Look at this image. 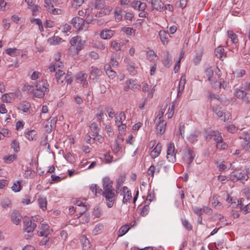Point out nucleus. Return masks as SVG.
I'll return each instance as SVG.
<instances>
[{"label":"nucleus","instance_id":"nucleus-1","mask_svg":"<svg viewBox=\"0 0 250 250\" xmlns=\"http://www.w3.org/2000/svg\"><path fill=\"white\" fill-rule=\"evenodd\" d=\"M104 190L103 196L105 198L107 206L110 208L113 206L115 202V193L112 185L113 182L109 177H106L102 180Z\"/></svg>","mask_w":250,"mask_h":250},{"label":"nucleus","instance_id":"nucleus-2","mask_svg":"<svg viewBox=\"0 0 250 250\" xmlns=\"http://www.w3.org/2000/svg\"><path fill=\"white\" fill-rule=\"evenodd\" d=\"M35 86L33 96L38 98H43L49 91V84L46 80L42 79L37 82L35 84Z\"/></svg>","mask_w":250,"mask_h":250},{"label":"nucleus","instance_id":"nucleus-3","mask_svg":"<svg viewBox=\"0 0 250 250\" xmlns=\"http://www.w3.org/2000/svg\"><path fill=\"white\" fill-rule=\"evenodd\" d=\"M249 178L247 174L244 171L240 170H234L230 175L229 179L232 182H236L240 180L242 183H244Z\"/></svg>","mask_w":250,"mask_h":250},{"label":"nucleus","instance_id":"nucleus-4","mask_svg":"<svg viewBox=\"0 0 250 250\" xmlns=\"http://www.w3.org/2000/svg\"><path fill=\"white\" fill-rule=\"evenodd\" d=\"M205 138L207 141H209L211 140H214L217 144L223 140L220 133L215 131H209L206 132Z\"/></svg>","mask_w":250,"mask_h":250},{"label":"nucleus","instance_id":"nucleus-5","mask_svg":"<svg viewBox=\"0 0 250 250\" xmlns=\"http://www.w3.org/2000/svg\"><path fill=\"white\" fill-rule=\"evenodd\" d=\"M167 158L172 163L176 162V152L175 151L174 144L173 143L169 144L167 149Z\"/></svg>","mask_w":250,"mask_h":250},{"label":"nucleus","instance_id":"nucleus-6","mask_svg":"<svg viewBox=\"0 0 250 250\" xmlns=\"http://www.w3.org/2000/svg\"><path fill=\"white\" fill-rule=\"evenodd\" d=\"M71 23L78 30H86L87 28V27L85 26L84 20L80 17H77L73 18Z\"/></svg>","mask_w":250,"mask_h":250},{"label":"nucleus","instance_id":"nucleus-7","mask_svg":"<svg viewBox=\"0 0 250 250\" xmlns=\"http://www.w3.org/2000/svg\"><path fill=\"white\" fill-rule=\"evenodd\" d=\"M37 225L29 218L24 219L23 229L24 231L28 233L33 232Z\"/></svg>","mask_w":250,"mask_h":250},{"label":"nucleus","instance_id":"nucleus-8","mask_svg":"<svg viewBox=\"0 0 250 250\" xmlns=\"http://www.w3.org/2000/svg\"><path fill=\"white\" fill-rule=\"evenodd\" d=\"M146 1L151 4V6L153 9H156L157 11H163L164 4L161 0H146Z\"/></svg>","mask_w":250,"mask_h":250},{"label":"nucleus","instance_id":"nucleus-9","mask_svg":"<svg viewBox=\"0 0 250 250\" xmlns=\"http://www.w3.org/2000/svg\"><path fill=\"white\" fill-rule=\"evenodd\" d=\"M213 112H214L216 115L220 118L223 117L222 120L226 122L227 120H229L230 114L229 112L225 113L222 110L221 107H216L213 109Z\"/></svg>","mask_w":250,"mask_h":250},{"label":"nucleus","instance_id":"nucleus-10","mask_svg":"<svg viewBox=\"0 0 250 250\" xmlns=\"http://www.w3.org/2000/svg\"><path fill=\"white\" fill-rule=\"evenodd\" d=\"M126 86L124 87V90L127 91L129 89L135 91L140 88V86L136 82L132 80H129L126 82Z\"/></svg>","mask_w":250,"mask_h":250},{"label":"nucleus","instance_id":"nucleus-11","mask_svg":"<svg viewBox=\"0 0 250 250\" xmlns=\"http://www.w3.org/2000/svg\"><path fill=\"white\" fill-rule=\"evenodd\" d=\"M11 218L12 223L18 225L21 222L22 216L18 211L14 210L11 213Z\"/></svg>","mask_w":250,"mask_h":250},{"label":"nucleus","instance_id":"nucleus-12","mask_svg":"<svg viewBox=\"0 0 250 250\" xmlns=\"http://www.w3.org/2000/svg\"><path fill=\"white\" fill-rule=\"evenodd\" d=\"M102 71H101L98 68L94 66H92L91 67V74L93 76L92 79L94 83L97 82V77L102 75Z\"/></svg>","mask_w":250,"mask_h":250},{"label":"nucleus","instance_id":"nucleus-13","mask_svg":"<svg viewBox=\"0 0 250 250\" xmlns=\"http://www.w3.org/2000/svg\"><path fill=\"white\" fill-rule=\"evenodd\" d=\"M80 240L83 245V250H91L89 240L85 235L82 236Z\"/></svg>","mask_w":250,"mask_h":250},{"label":"nucleus","instance_id":"nucleus-14","mask_svg":"<svg viewBox=\"0 0 250 250\" xmlns=\"http://www.w3.org/2000/svg\"><path fill=\"white\" fill-rule=\"evenodd\" d=\"M14 99L15 95L13 93L4 94L1 97L2 101L6 103H12Z\"/></svg>","mask_w":250,"mask_h":250},{"label":"nucleus","instance_id":"nucleus-15","mask_svg":"<svg viewBox=\"0 0 250 250\" xmlns=\"http://www.w3.org/2000/svg\"><path fill=\"white\" fill-rule=\"evenodd\" d=\"M113 35L114 31L107 29H104L100 33V37L103 39H109Z\"/></svg>","mask_w":250,"mask_h":250},{"label":"nucleus","instance_id":"nucleus-16","mask_svg":"<svg viewBox=\"0 0 250 250\" xmlns=\"http://www.w3.org/2000/svg\"><path fill=\"white\" fill-rule=\"evenodd\" d=\"M156 127V131L158 134H162L166 130V122L164 120L159 121Z\"/></svg>","mask_w":250,"mask_h":250},{"label":"nucleus","instance_id":"nucleus-17","mask_svg":"<svg viewBox=\"0 0 250 250\" xmlns=\"http://www.w3.org/2000/svg\"><path fill=\"white\" fill-rule=\"evenodd\" d=\"M161 41L164 45L167 44L169 35L164 30H161L159 33Z\"/></svg>","mask_w":250,"mask_h":250},{"label":"nucleus","instance_id":"nucleus-18","mask_svg":"<svg viewBox=\"0 0 250 250\" xmlns=\"http://www.w3.org/2000/svg\"><path fill=\"white\" fill-rule=\"evenodd\" d=\"M161 151V145L158 144L155 148L151 151L150 156L152 158H155L158 157Z\"/></svg>","mask_w":250,"mask_h":250},{"label":"nucleus","instance_id":"nucleus-19","mask_svg":"<svg viewBox=\"0 0 250 250\" xmlns=\"http://www.w3.org/2000/svg\"><path fill=\"white\" fill-rule=\"evenodd\" d=\"M186 76L185 75L182 76L181 79L180 80L179 83L178 96H179L180 95V94H181V93L183 91L184 88H185V85L186 83Z\"/></svg>","mask_w":250,"mask_h":250},{"label":"nucleus","instance_id":"nucleus-20","mask_svg":"<svg viewBox=\"0 0 250 250\" xmlns=\"http://www.w3.org/2000/svg\"><path fill=\"white\" fill-rule=\"evenodd\" d=\"M5 53L12 57H16L21 54V51L16 48H9L6 49Z\"/></svg>","mask_w":250,"mask_h":250},{"label":"nucleus","instance_id":"nucleus-21","mask_svg":"<svg viewBox=\"0 0 250 250\" xmlns=\"http://www.w3.org/2000/svg\"><path fill=\"white\" fill-rule=\"evenodd\" d=\"M38 201L40 208L44 211L46 209L47 204L46 198L41 197L38 198Z\"/></svg>","mask_w":250,"mask_h":250},{"label":"nucleus","instance_id":"nucleus-22","mask_svg":"<svg viewBox=\"0 0 250 250\" xmlns=\"http://www.w3.org/2000/svg\"><path fill=\"white\" fill-rule=\"evenodd\" d=\"M187 152L188 157L187 162L188 163V165H189L192 162L193 159H194L195 154H194L193 151L189 148H187Z\"/></svg>","mask_w":250,"mask_h":250},{"label":"nucleus","instance_id":"nucleus-23","mask_svg":"<svg viewBox=\"0 0 250 250\" xmlns=\"http://www.w3.org/2000/svg\"><path fill=\"white\" fill-rule=\"evenodd\" d=\"M172 62V57L167 53L165 56V58L163 61L164 65L167 67H169Z\"/></svg>","mask_w":250,"mask_h":250},{"label":"nucleus","instance_id":"nucleus-24","mask_svg":"<svg viewBox=\"0 0 250 250\" xmlns=\"http://www.w3.org/2000/svg\"><path fill=\"white\" fill-rule=\"evenodd\" d=\"M228 37L230 39L231 41L233 43H237L238 42L237 35L234 33L232 31H228Z\"/></svg>","mask_w":250,"mask_h":250},{"label":"nucleus","instance_id":"nucleus-25","mask_svg":"<svg viewBox=\"0 0 250 250\" xmlns=\"http://www.w3.org/2000/svg\"><path fill=\"white\" fill-rule=\"evenodd\" d=\"M200 132L198 131H195L193 132H192L188 136V140L190 143H194L195 141H197V138Z\"/></svg>","mask_w":250,"mask_h":250},{"label":"nucleus","instance_id":"nucleus-26","mask_svg":"<svg viewBox=\"0 0 250 250\" xmlns=\"http://www.w3.org/2000/svg\"><path fill=\"white\" fill-rule=\"evenodd\" d=\"M215 54L217 57L219 58L220 59L223 60V57H226L225 53V50L224 48L219 47H217L215 50Z\"/></svg>","mask_w":250,"mask_h":250},{"label":"nucleus","instance_id":"nucleus-27","mask_svg":"<svg viewBox=\"0 0 250 250\" xmlns=\"http://www.w3.org/2000/svg\"><path fill=\"white\" fill-rule=\"evenodd\" d=\"M25 137L29 140H33L35 139V137L37 135V132L35 130H28L25 132Z\"/></svg>","mask_w":250,"mask_h":250},{"label":"nucleus","instance_id":"nucleus-28","mask_svg":"<svg viewBox=\"0 0 250 250\" xmlns=\"http://www.w3.org/2000/svg\"><path fill=\"white\" fill-rule=\"evenodd\" d=\"M87 75L85 73L80 72L76 74V78L78 82L83 83V81L86 80Z\"/></svg>","mask_w":250,"mask_h":250},{"label":"nucleus","instance_id":"nucleus-29","mask_svg":"<svg viewBox=\"0 0 250 250\" xmlns=\"http://www.w3.org/2000/svg\"><path fill=\"white\" fill-rule=\"evenodd\" d=\"M147 59L150 62H154L157 59V55L153 50H149L146 53Z\"/></svg>","mask_w":250,"mask_h":250},{"label":"nucleus","instance_id":"nucleus-30","mask_svg":"<svg viewBox=\"0 0 250 250\" xmlns=\"http://www.w3.org/2000/svg\"><path fill=\"white\" fill-rule=\"evenodd\" d=\"M90 128L91 130L93 132V133L95 134V136L98 135L99 131L100 130L97 123L95 122L92 123L90 126Z\"/></svg>","mask_w":250,"mask_h":250},{"label":"nucleus","instance_id":"nucleus-31","mask_svg":"<svg viewBox=\"0 0 250 250\" xmlns=\"http://www.w3.org/2000/svg\"><path fill=\"white\" fill-rule=\"evenodd\" d=\"M129 229V227L127 225L123 226L118 231V236H122L125 234Z\"/></svg>","mask_w":250,"mask_h":250},{"label":"nucleus","instance_id":"nucleus-32","mask_svg":"<svg viewBox=\"0 0 250 250\" xmlns=\"http://www.w3.org/2000/svg\"><path fill=\"white\" fill-rule=\"evenodd\" d=\"M104 229V226L101 224H98L96 225L94 229L92 231V233L94 235H97L99 233H100L103 229Z\"/></svg>","mask_w":250,"mask_h":250},{"label":"nucleus","instance_id":"nucleus-33","mask_svg":"<svg viewBox=\"0 0 250 250\" xmlns=\"http://www.w3.org/2000/svg\"><path fill=\"white\" fill-rule=\"evenodd\" d=\"M125 119V116L123 112H121L118 117H116L115 123L117 125H121L123 123V119Z\"/></svg>","mask_w":250,"mask_h":250},{"label":"nucleus","instance_id":"nucleus-34","mask_svg":"<svg viewBox=\"0 0 250 250\" xmlns=\"http://www.w3.org/2000/svg\"><path fill=\"white\" fill-rule=\"evenodd\" d=\"M205 73L208 77V80L210 81L213 75V70L211 67H208L205 70Z\"/></svg>","mask_w":250,"mask_h":250},{"label":"nucleus","instance_id":"nucleus-35","mask_svg":"<svg viewBox=\"0 0 250 250\" xmlns=\"http://www.w3.org/2000/svg\"><path fill=\"white\" fill-rule=\"evenodd\" d=\"M149 211V207L148 205L144 206L140 211V214L142 216H146Z\"/></svg>","mask_w":250,"mask_h":250},{"label":"nucleus","instance_id":"nucleus-36","mask_svg":"<svg viewBox=\"0 0 250 250\" xmlns=\"http://www.w3.org/2000/svg\"><path fill=\"white\" fill-rule=\"evenodd\" d=\"M181 221L182 225L185 227V228H186L187 229L190 230L192 229V227L188 220L185 219H182Z\"/></svg>","mask_w":250,"mask_h":250},{"label":"nucleus","instance_id":"nucleus-37","mask_svg":"<svg viewBox=\"0 0 250 250\" xmlns=\"http://www.w3.org/2000/svg\"><path fill=\"white\" fill-rule=\"evenodd\" d=\"M64 75V73L60 70H59L58 71L56 72V77L58 83H60V81H61V83L63 82V80L61 79Z\"/></svg>","mask_w":250,"mask_h":250},{"label":"nucleus","instance_id":"nucleus-38","mask_svg":"<svg viewBox=\"0 0 250 250\" xmlns=\"http://www.w3.org/2000/svg\"><path fill=\"white\" fill-rule=\"evenodd\" d=\"M246 92L242 90H236L235 95L239 99L243 100L245 97Z\"/></svg>","mask_w":250,"mask_h":250},{"label":"nucleus","instance_id":"nucleus-39","mask_svg":"<svg viewBox=\"0 0 250 250\" xmlns=\"http://www.w3.org/2000/svg\"><path fill=\"white\" fill-rule=\"evenodd\" d=\"M185 125L182 123L180 124L179 128V133L177 134V136L181 135L182 138L184 137V132H185Z\"/></svg>","mask_w":250,"mask_h":250},{"label":"nucleus","instance_id":"nucleus-40","mask_svg":"<svg viewBox=\"0 0 250 250\" xmlns=\"http://www.w3.org/2000/svg\"><path fill=\"white\" fill-rule=\"evenodd\" d=\"M122 10L121 9H117L115 11V18L117 21H120L122 19V16L121 15Z\"/></svg>","mask_w":250,"mask_h":250},{"label":"nucleus","instance_id":"nucleus-41","mask_svg":"<svg viewBox=\"0 0 250 250\" xmlns=\"http://www.w3.org/2000/svg\"><path fill=\"white\" fill-rule=\"evenodd\" d=\"M21 182H19V181L14 183L12 187V189L14 192L19 191L21 190Z\"/></svg>","mask_w":250,"mask_h":250},{"label":"nucleus","instance_id":"nucleus-42","mask_svg":"<svg viewBox=\"0 0 250 250\" xmlns=\"http://www.w3.org/2000/svg\"><path fill=\"white\" fill-rule=\"evenodd\" d=\"M103 0H96L95 2V8L98 9H102L104 5Z\"/></svg>","mask_w":250,"mask_h":250},{"label":"nucleus","instance_id":"nucleus-43","mask_svg":"<svg viewBox=\"0 0 250 250\" xmlns=\"http://www.w3.org/2000/svg\"><path fill=\"white\" fill-rule=\"evenodd\" d=\"M124 197L123 198V202L125 203L130 200L132 197L131 193L128 190H127L126 193H125Z\"/></svg>","mask_w":250,"mask_h":250},{"label":"nucleus","instance_id":"nucleus-44","mask_svg":"<svg viewBox=\"0 0 250 250\" xmlns=\"http://www.w3.org/2000/svg\"><path fill=\"white\" fill-rule=\"evenodd\" d=\"M174 105L173 104L170 106L169 107L168 112L167 113L166 115H167V118L170 119L172 118L174 114Z\"/></svg>","mask_w":250,"mask_h":250},{"label":"nucleus","instance_id":"nucleus-45","mask_svg":"<svg viewBox=\"0 0 250 250\" xmlns=\"http://www.w3.org/2000/svg\"><path fill=\"white\" fill-rule=\"evenodd\" d=\"M11 146L13 148L14 151L17 152L20 150L19 143L16 140H14L11 144Z\"/></svg>","mask_w":250,"mask_h":250},{"label":"nucleus","instance_id":"nucleus-46","mask_svg":"<svg viewBox=\"0 0 250 250\" xmlns=\"http://www.w3.org/2000/svg\"><path fill=\"white\" fill-rule=\"evenodd\" d=\"M127 69L132 75L134 74L135 71V63L133 62H130L127 65Z\"/></svg>","mask_w":250,"mask_h":250},{"label":"nucleus","instance_id":"nucleus-47","mask_svg":"<svg viewBox=\"0 0 250 250\" xmlns=\"http://www.w3.org/2000/svg\"><path fill=\"white\" fill-rule=\"evenodd\" d=\"M105 130L109 136L113 135L114 132L111 125H106L105 127Z\"/></svg>","mask_w":250,"mask_h":250},{"label":"nucleus","instance_id":"nucleus-48","mask_svg":"<svg viewBox=\"0 0 250 250\" xmlns=\"http://www.w3.org/2000/svg\"><path fill=\"white\" fill-rule=\"evenodd\" d=\"M81 40V38L79 36H76L71 39L70 43L72 46H75L79 41Z\"/></svg>","mask_w":250,"mask_h":250},{"label":"nucleus","instance_id":"nucleus-49","mask_svg":"<svg viewBox=\"0 0 250 250\" xmlns=\"http://www.w3.org/2000/svg\"><path fill=\"white\" fill-rule=\"evenodd\" d=\"M16 158L15 155H10L8 156H5L3 158L4 160L7 163H11L13 162Z\"/></svg>","mask_w":250,"mask_h":250},{"label":"nucleus","instance_id":"nucleus-50","mask_svg":"<svg viewBox=\"0 0 250 250\" xmlns=\"http://www.w3.org/2000/svg\"><path fill=\"white\" fill-rule=\"evenodd\" d=\"M122 46L123 44L121 45L120 43L116 42H113L111 43V46L117 51L121 50Z\"/></svg>","mask_w":250,"mask_h":250},{"label":"nucleus","instance_id":"nucleus-51","mask_svg":"<svg viewBox=\"0 0 250 250\" xmlns=\"http://www.w3.org/2000/svg\"><path fill=\"white\" fill-rule=\"evenodd\" d=\"M106 74L111 79H113L116 75V72L112 69H107Z\"/></svg>","mask_w":250,"mask_h":250},{"label":"nucleus","instance_id":"nucleus-52","mask_svg":"<svg viewBox=\"0 0 250 250\" xmlns=\"http://www.w3.org/2000/svg\"><path fill=\"white\" fill-rule=\"evenodd\" d=\"M155 172H156V167L152 165L148 168L147 170V174L153 177Z\"/></svg>","mask_w":250,"mask_h":250},{"label":"nucleus","instance_id":"nucleus-53","mask_svg":"<svg viewBox=\"0 0 250 250\" xmlns=\"http://www.w3.org/2000/svg\"><path fill=\"white\" fill-rule=\"evenodd\" d=\"M105 111L108 113V116L109 117L112 118L114 116H115V113L113 109L110 108L109 107H106L105 108Z\"/></svg>","mask_w":250,"mask_h":250},{"label":"nucleus","instance_id":"nucleus-54","mask_svg":"<svg viewBox=\"0 0 250 250\" xmlns=\"http://www.w3.org/2000/svg\"><path fill=\"white\" fill-rule=\"evenodd\" d=\"M216 147L220 149H225L228 147L227 144L223 143V140L216 144Z\"/></svg>","mask_w":250,"mask_h":250},{"label":"nucleus","instance_id":"nucleus-55","mask_svg":"<svg viewBox=\"0 0 250 250\" xmlns=\"http://www.w3.org/2000/svg\"><path fill=\"white\" fill-rule=\"evenodd\" d=\"M23 90L28 93L33 92L34 90V86L30 85H25L23 87Z\"/></svg>","mask_w":250,"mask_h":250},{"label":"nucleus","instance_id":"nucleus-56","mask_svg":"<svg viewBox=\"0 0 250 250\" xmlns=\"http://www.w3.org/2000/svg\"><path fill=\"white\" fill-rule=\"evenodd\" d=\"M124 32L128 35H134L135 34V30L131 27H125Z\"/></svg>","mask_w":250,"mask_h":250},{"label":"nucleus","instance_id":"nucleus-57","mask_svg":"<svg viewBox=\"0 0 250 250\" xmlns=\"http://www.w3.org/2000/svg\"><path fill=\"white\" fill-rule=\"evenodd\" d=\"M83 2V0H74L72 5L74 8L81 6Z\"/></svg>","mask_w":250,"mask_h":250},{"label":"nucleus","instance_id":"nucleus-58","mask_svg":"<svg viewBox=\"0 0 250 250\" xmlns=\"http://www.w3.org/2000/svg\"><path fill=\"white\" fill-rule=\"evenodd\" d=\"M76 47V50L77 51V53H78L80 50H81L83 47V42L81 41V40H80L79 42L77 43V44L75 45Z\"/></svg>","mask_w":250,"mask_h":250},{"label":"nucleus","instance_id":"nucleus-59","mask_svg":"<svg viewBox=\"0 0 250 250\" xmlns=\"http://www.w3.org/2000/svg\"><path fill=\"white\" fill-rule=\"evenodd\" d=\"M93 215L96 217H99L101 215V210L99 207L95 208L92 213Z\"/></svg>","mask_w":250,"mask_h":250},{"label":"nucleus","instance_id":"nucleus-60","mask_svg":"<svg viewBox=\"0 0 250 250\" xmlns=\"http://www.w3.org/2000/svg\"><path fill=\"white\" fill-rule=\"evenodd\" d=\"M49 237L47 236L44 237L40 242L41 245H47L49 244Z\"/></svg>","mask_w":250,"mask_h":250},{"label":"nucleus","instance_id":"nucleus-61","mask_svg":"<svg viewBox=\"0 0 250 250\" xmlns=\"http://www.w3.org/2000/svg\"><path fill=\"white\" fill-rule=\"evenodd\" d=\"M202 59V55L201 54H197L195 59L193 60V62L195 64L197 65L199 63Z\"/></svg>","mask_w":250,"mask_h":250},{"label":"nucleus","instance_id":"nucleus-62","mask_svg":"<svg viewBox=\"0 0 250 250\" xmlns=\"http://www.w3.org/2000/svg\"><path fill=\"white\" fill-rule=\"evenodd\" d=\"M193 211L196 214L199 215V216H201L202 214L203 209L198 207H195L193 208Z\"/></svg>","mask_w":250,"mask_h":250},{"label":"nucleus","instance_id":"nucleus-63","mask_svg":"<svg viewBox=\"0 0 250 250\" xmlns=\"http://www.w3.org/2000/svg\"><path fill=\"white\" fill-rule=\"evenodd\" d=\"M62 41V39L58 36H54L53 38V43L54 44H57Z\"/></svg>","mask_w":250,"mask_h":250},{"label":"nucleus","instance_id":"nucleus-64","mask_svg":"<svg viewBox=\"0 0 250 250\" xmlns=\"http://www.w3.org/2000/svg\"><path fill=\"white\" fill-rule=\"evenodd\" d=\"M40 75L41 73L39 72L35 71L31 75V79L33 80H37L38 78H39Z\"/></svg>","mask_w":250,"mask_h":250}]
</instances>
